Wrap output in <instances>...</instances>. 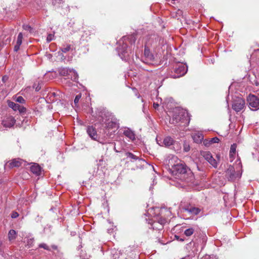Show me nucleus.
<instances>
[{"mask_svg":"<svg viewBox=\"0 0 259 259\" xmlns=\"http://www.w3.org/2000/svg\"><path fill=\"white\" fill-rule=\"evenodd\" d=\"M194 229L193 228H189V229H186L185 231L184 234L186 236L189 237V236H191L194 233Z\"/></svg>","mask_w":259,"mask_h":259,"instance_id":"5701e85b","label":"nucleus"},{"mask_svg":"<svg viewBox=\"0 0 259 259\" xmlns=\"http://www.w3.org/2000/svg\"><path fill=\"white\" fill-rule=\"evenodd\" d=\"M209 140L211 144L218 143L220 141L219 139L217 137H214L213 138L210 139Z\"/></svg>","mask_w":259,"mask_h":259,"instance_id":"bb28decb","label":"nucleus"},{"mask_svg":"<svg viewBox=\"0 0 259 259\" xmlns=\"http://www.w3.org/2000/svg\"><path fill=\"white\" fill-rule=\"evenodd\" d=\"M107 128H116L117 129L119 127L118 124L115 121H111L108 122L106 124Z\"/></svg>","mask_w":259,"mask_h":259,"instance_id":"6ab92c4d","label":"nucleus"},{"mask_svg":"<svg viewBox=\"0 0 259 259\" xmlns=\"http://www.w3.org/2000/svg\"><path fill=\"white\" fill-rule=\"evenodd\" d=\"M19 109L17 110H19L20 113H24L26 111V109L25 108L21 106L20 105L19 106Z\"/></svg>","mask_w":259,"mask_h":259,"instance_id":"2f4dec72","label":"nucleus"},{"mask_svg":"<svg viewBox=\"0 0 259 259\" xmlns=\"http://www.w3.org/2000/svg\"><path fill=\"white\" fill-rule=\"evenodd\" d=\"M8 105L10 107L12 108L14 110L17 111L19 108V104L15 103L13 102L10 101L8 103Z\"/></svg>","mask_w":259,"mask_h":259,"instance_id":"4be33fe9","label":"nucleus"},{"mask_svg":"<svg viewBox=\"0 0 259 259\" xmlns=\"http://www.w3.org/2000/svg\"><path fill=\"white\" fill-rule=\"evenodd\" d=\"M70 50V46L68 45L66 46V47H64L61 49L62 52L63 53H66L68 52Z\"/></svg>","mask_w":259,"mask_h":259,"instance_id":"cd10ccee","label":"nucleus"},{"mask_svg":"<svg viewBox=\"0 0 259 259\" xmlns=\"http://www.w3.org/2000/svg\"><path fill=\"white\" fill-rule=\"evenodd\" d=\"M5 78V77H4L3 78V81H4V80H6V78Z\"/></svg>","mask_w":259,"mask_h":259,"instance_id":"a18cd8bd","label":"nucleus"},{"mask_svg":"<svg viewBox=\"0 0 259 259\" xmlns=\"http://www.w3.org/2000/svg\"><path fill=\"white\" fill-rule=\"evenodd\" d=\"M17 236V233L14 230H10L8 233V239L10 241L15 240Z\"/></svg>","mask_w":259,"mask_h":259,"instance_id":"a211bd4d","label":"nucleus"},{"mask_svg":"<svg viewBox=\"0 0 259 259\" xmlns=\"http://www.w3.org/2000/svg\"><path fill=\"white\" fill-rule=\"evenodd\" d=\"M183 209L185 211L192 215H197L201 211L199 208L194 207L190 205L185 206Z\"/></svg>","mask_w":259,"mask_h":259,"instance_id":"f8f14e48","label":"nucleus"},{"mask_svg":"<svg viewBox=\"0 0 259 259\" xmlns=\"http://www.w3.org/2000/svg\"><path fill=\"white\" fill-rule=\"evenodd\" d=\"M190 121L188 113L183 109L176 108L174 111V114L170 120L171 123L177 124L181 122L184 125H188Z\"/></svg>","mask_w":259,"mask_h":259,"instance_id":"f03ea898","label":"nucleus"},{"mask_svg":"<svg viewBox=\"0 0 259 259\" xmlns=\"http://www.w3.org/2000/svg\"><path fill=\"white\" fill-rule=\"evenodd\" d=\"M247 102L249 107L252 110H257L259 109V98L253 95H249L247 98Z\"/></svg>","mask_w":259,"mask_h":259,"instance_id":"0eeeda50","label":"nucleus"},{"mask_svg":"<svg viewBox=\"0 0 259 259\" xmlns=\"http://www.w3.org/2000/svg\"><path fill=\"white\" fill-rule=\"evenodd\" d=\"M23 28L24 30L29 31L30 32L32 30V28L28 25H24L23 26Z\"/></svg>","mask_w":259,"mask_h":259,"instance_id":"c85d7f7f","label":"nucleus"},{"mask_svg":"<svg viewBox=\"0 0 259 259\" xmlns=\"http://www.w3.org/2000/svg\"><path fill=\"white\" fill-rule=\"evenodd\" d=\"M73 76V74H71V75H70V76Z\"/></svg>","mask_w":259,"mask_h":259,"instance_id":"de8ad7c7","label":"nucleus"},{"mask_svg":"<svg viewBox=\"0 0 259 259\" xmlns=\"http://www.w3.org/2000/svg\"><path fill=\"white\" fill-rule=\"evenodd\" d=\"M53 38L54 35L52 34H49L47 37V40L48 42H50L53 39Z\"/></svg>","mask_w":259,"mask_h":259,"instance_id":"7c9ffc66","label":"nucleus"},{"mask_svg":"<svg viewBox=\"0 0 259 259\" xmlns=\"http://www.w3.org/2000/svg\"><path fill=\"white\" fill-rule=\"evenodd\" d=\"M211 259H217V258H215V257H212L210 258Z\"/></svg>","mask_w":259,"mask_h":259,"instance_id":"c03bdc74","label":"nucleus"},{"mask_svg":"<svg viewBox=\"0 0 259 259\" xmlns=\"http://www.w3.org/2000/svg\"><path fill=\"white\" fill-rule=\"evenodd\" d=\"M245 100L241 98H237L233 101L232 108L236 112L241 111L245 107Z\"/></svg>","mask_w":259,"mask_h":259,"instance_id":"6e6552de","label":"nucleus"},{"mask_svg":"<svg viewBox=\"0 0 259 259\" xmlns=\"http://www.w3.org/2000/svg\"><path fill=\"white\" fill-rule=\"evenodd\" d=\"M38 247L44 248V249L48 251L51 250V248L46 243H45L39 244L38 245Z\"/></svg>","mask_w":259,"mask_h":259,"instance_id":"b1692460","label":"nucleus"},{"mask_svg":"<svg viewBox=\"0 0 259 259\" xmlns=\"http://www.w3.org/2000/svg\"><path fill=\"white\" fill-rule=\"evenodd\" d=\"M171 171L176 178L180 179L186 183L193 182L194 177L193 172L181 161L179 160L172 166Z\"/></svg>","mask_w":259,"mask_h":259,"instance_id":"f257e3e1","label":"nucleus"},{"mask_svg":"<svg viewBox=\"0 0 259 259\" xmlns=\"http://www.w3.org/2000/svg\"><path fill=\"white\" fill-rule=\"evenodd\" d=\"M33 88L35 89L36 91H38L40 89V87H39V84H36L34 83L33 85Z\"/></svg>","mask_w":259,"mask_h":259,"instance_id":"72a5a7b5","label":"nucleus"},{"mask_svg":"<svg viewBox=\"0 0 259 259\" xmlns=\"http://www.w3.org/2000/svg\"><path fill=\"white\" fill-rule=\"evenodd\" d=\"M240 176V171H236L235 168L232 165H229L225 171V177L229 181H234Z\"/></svg>","mask_w":259,"mask_h":259,"instance_id":"20e7f679","label":"nucleus"},{"mask_svg":"<svg viewBox=\"0 0 259 259\" xmlns=\"http://www.w3.org/2000/svg\"><path fill=\"white\" fill-rule=\"evenodd\" d=\"M204 144L206 146H209L212 144L210 143L209 140H205L204 141Z\"/></svg>","mask_w":259,"mask_h":259,"instance_id":"f704fd0d","label":"nucleus"},{"mask_svg":"<svg viewBox=\"0 0 259 259\" xmlns=\"http://www.w3.org/2000/svg\"><path fill=\"white\" fill-rule=\"evenodd\" d=\"M59 73L60 75L67 76L74 81H77L78 78V75L74 69L67 68H60L59 69Z\"/></svg>","mask_w":259,"mask_h":259,"instance_id":"7ed1b4c3","label":"nucleus"},{"mask_svg":"<svg viewBox=\"0 0 259 259\" xmlns=\"http://www.w3.org/2000/svg\"><path fill=\"white\" fill-rule=\"evenodd\" d=\"M236 148L237 145L236 144H233L231 146L229 153V158L231 162L233 161L234 159Z\"/></svg>","mask_w":259,"mask_h":259,"instance_id":"2eb2a0df","label":"nucleus"},{"mask_svg":"<svg viewBox=\"0 0 259 259\" xmlns=\"http://www.w3.org/2000/svg\"><path fill=\"white\" fill-rule=\"evenodd\" d=\"M51 247H52L53 249H55V250H56V249H57V246L56 245H52V246H51Z\"/></svg>","mask_w":259,"mask_h":259,"instance_id":"ea45409f","label":"nucleus"},{"mask_svg":"<svg viewBox=\"0 0 259 259\" xmlns=\"http://www.w3.org/2000/svg\"><path fill=\"white\" fill-rule=\"evenodd\" d=\"M87 133L89 136L93 139L96 140L98 138L96 130L93 126H89L87 128Z\"/></svg>","mask_w":259,"mask_h":259,"instance_id":"ddd939ff","label":"nucleus"},{"mask_svg":"<svg viewBox=\"0 0 259 259\" xmlns=\"http://www.w3.org/2000/svg\"><path fill=\"white\" fill-rule=\"evenodd\" d=\"M176 237L177 238L178 240H179L181 241H183L184 240V239H179V237L177 236H176Z\"/></svg>","mask_w":259,"mask_h":259,"instance_id":"a19ab883","label":"nucleus"},{"mask_svg":"<svg viewBox=\"0 0 259 259\" xmlns=\"http://www.w3.org/2000/svg\"><path fill=\"white\" fill-rule=\"evenodd\" d=\"M157 223H156V222L154 223V224H153V225L154 226V227H155V225H156V224H157Z\"/></svg>","mask_w":259,"mask_h":259,"instance_id":"79ce46f5","label":"nucleus"},{"mask_svg":"<svg viewBox=\"0 0 259 259\" xmlns=\"http://www.w3.org/2000/svg\"><path fill=\"white\" fill-rule=\"evenodd\" d=\"M22 39H23V34L21 32H20L19 33V34L18 35L16 44L14 47V50L15 52H17L19 50L20 46L22 44Z\"/></svg>","mask_w":259,"mask_h":259,"instance_id":"dca6fc26","label":"nucleus"},{"mask_svg":"<svg viewBox=\"0 0 259 259\" xmlns=\"http://www.w3.org/2000/svg\"><path fill=\"white\" fill-rule=\"evenodd\" d=\"M5 78V77H4L3 78V81H4V80H6V78Z\"/></svg>","mask_w":259,"mask_h":259,"instance_id":"49530a36","label":"nucleus"},{"mask_svg":"<svg viewBox=\"0 0 259 259\" xmlns=\"http://www.w3.org/2000/svg\"><path fill=\"white\" fill-rule=\"evenodd\" d=\"M158 106H159V104H158L154 103V104H153V107L155 109H157L158 107Z\"/></svg>","mask_w":259,"mask_h":259,"instance_id":"58836bf2","label":"nucleus"},{"mask_svg":"<svg viewBox=\"0 0 259 259\" xmlns=\"http://www.w3.org/2000/svg\"><path fill=\"white\" fill-rule=\"evenodd\" d=\"M187 70V67L185 64H178L174 69L175 73L172 74L171 76L174 78H179L185 75Z\"/></svg>","mask_w":259,"mask_h":259,"instance_id":"423d86ee","label":"nucleus"},{"mask_svg":"<svg viewBox=\"0 0 259 259\" xmlns=\"http://www.w3.org/2000/svg\"><path fill=\"white\" fill-rule=\"evenodd\" d=\"M80 98H81V95H77L74 99V103L77 104L79 102V100L80 99Z\"/></svg>","mask_w":259,"mask_h":259,"instance_id":"473e14b6","label":"nucleus"},{"mask_svg":"<svg viewBox=\"0 0 259 259\" xmlns=\"http://www.w3.org/2000/svg\"><path fill=\"white\" fill-rule=\"evenodd\" d=\"M30 171L36 176H39L41 172V167L37 163H33L30 167Z\"/></svg>","mask_w":259,"mask_h":259,"instance_id":"4468645a","label":"nucleus"},{"mask_svg":"<svg viewBox=\"0 0 259 259\" xmlns=\"http://www.w3.org/2000/svg\"><path fill=\"white\" fill-rule=\"evenodd\" d=\"M174 140L170 137H166L163 140V144L166 146H169L171 145L174 143Z\"/></svg>","mask_w":259,"mask_h":259,"instance_id":"aec40b11","label":"nucleus"},{"mask_svg":"<svg viewBox=\"0 0 259 259\" xmlns=\"http://www.w3.org/2000/svg\"><path fill=\"white\" fill-rule=\"evenodd\" d=\"M166 222V220L165 219H161L159 221L158 223H160L161 225V227H162V225L164 224H165Z\"/></svg>","mask_w":259,"mask_h":259,"instance_id":"e433bc0d","label":"nucleus"},{"mask_svg":"<svg viewBox=\"0 0 259 259\" xmlns=\"http://www.w3.org/2000/svg\"><path fill=\"white\" fill-rule=\"evenodd\" d=\"M192 137L194 141L197 143H200L203 139L202 135L200 134H194Z\"/></svg>","mask_w":259,"mask_h":259,"instance_id":"f3484780","label":"nucleus"},{"mask_svg":"<svg viewBox=\"0 0 259 259\" xmlns=\"http://www.w3.org/2000/svg\"><path fill=\"white\" fill-rule=\"evenodd\" d=\"M19 216V214L17 212H13L11 214V217L12 218H16Z\"/></svg>","mask_w":259,"mask_h":259,"instance_id":"4c0bfd02","label":"nucleus"},{"mask_svg":"<svg viewBox=\"0 0 259 259\" xmlns=\"http://www.w3.org/2000/svg\"><path fill=\"white\" fill-rule=\"evenodd\" d=\"M16 101L19 103H23L24 102V100L23 98L21 96L18 97L17 98Z\"/></svg>","mask_w":259,"mask_h":259,"instance_id":"c9c22d12","label":"nucleus"},{"mask_svg":"<svg viewBox=\"0 0 259 259\" xmlns=\"http://www.w3.org/2000/svg\"><path fill=\"white\" fill-rule=\"evenodd\" d=\"M190 146L188 144H187V143H185L184 144V151L185 152H188L190 150Z\"/></svg>","mask_w":259,"mask_h":259,"instance_id":"c756f323","label":"nucleus"},{"mask_svg":"<svg viewBox=\"0 0 259 259\" xmlns=\"http://www.w3.org/2000/svg\"><path fill=\"white\" fill-rule=\"evenodd\" d=\"M201 155L204 159L214 168H217L218 165V161L220 160V156L217 155L218 160L215 159L209 151H204L201 153Z\"/></svg>","mask_w":259,"mask_h":259,"instance_id":"39448f33","label":"nucleus"},{"mask_svg":"<svg viewBox=\"0 0 259 259\" xmlns=\"http://www.w3.org/2000/svg\"><path fill=\"white\" fill-rule=\"evenodd\" d=\"M126 155L128 158L133 159L134 160H137L138 158V157L137 156L134 155L133 153L130 152L126 153Z\"/></svg>","mask_w":259,"mask_h":259,"instance_id":"a878e982","label":"nucleus"},{"mask_svg":"<svg viewBox=\"0 0 259 259\" xmlns=\"http://www.w3.org/2000/svg\"><path fill=\"white\" fill-rule=\"evenodd\" d=\"M15 122L16 120L14 118L11 116H10L7 117H5L2 120L1 124L4 127L7 128L12 127L15 124Z\"/></svg>","mask_w":259,"mask_h":259,"instance_id":"1a4fd4ad","label":"nucleus"},{"mask_svg":"<svg viewBox=\"0 0 259 259\" xmlns=\"http://www.w3.org/2000/svg\"><path fill=\"white\" fill-rule=\"evenodd\" d=\"M144 57V62L147 64L152 63L154 59L153 55L151 53L150 50L147 48H145Z\"/></svg>","mask_w":259,"mask_h":259,"instance_id":"9b49d317","label":"nucleus"},{"mask_svg":"<svg viewBox=\"0 0 259 259\" xmlns=\"http://www.w3.org/2000/svg\"><path fill=\"white\" fill-rule=\"evenodd\" d=\"M124 135L128 137L131 139H134L135 138V135L133 132L130 130H126L124 132Z\"/></svg>","mask_w":259,"mask_h":259,"instance_id":"412c9836","label":"nucleus"},{"mask_svg":"<svg viewBox=\"0 0 259 259\" xmlns=\"http://www.w3.org/2000/svg\"><path fill=\"white\" fill-rule=\"evenodd\" d=\"M23 162V160L20 158L13 159L12 160L8 161L6 163V166H7L10 168L18 167L22 165Z\"/></svg>","mask_w":259,"mask_h":259,"instance_id":"9d476101","label":"nucleus"},{"mask_svg":"<svg viewBox=\"0 0 259 259\" xmlns=\"http://www.w3.org/2000/svg\"><path fill=\"white\" fill-rule=\"evenodd\" d=\"M7 40H9V41L10 42L11 40V38H9L7 39L6 41H7Z\"/></svg>","mask_w":259,"mask_h":259,"instance_id":"37998d69","label":"nucleus"},{"mask_svg":"<svg viewBox=\"0 0 259 259\" xmlns=\"http://www.w3.org/2000/svg\"><path fill=\"white\" fill-rule=\"evenodd\" d=\"M34 242V239L33 238H27V242H26V246L28 247V248H30L31 246H32Z\"/></svg>","mask_w":259,"mask_h":259,"instance_id":"393cba45","label":"nucleus"}]
</instances>
